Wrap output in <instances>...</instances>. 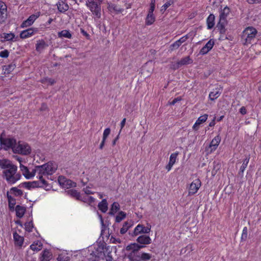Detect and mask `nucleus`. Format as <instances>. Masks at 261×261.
Instances as JSON below:
<instances>
[{"instance_id": "f257e3e1", "label": "nucleus", "mask_w": 261, "mask_h": 261, "mask_svg": "<svg viewBox=\"0 0 261 261\" xmlns=\"http://www.w3.org/2000/svg\"><path fill=\"white\" fill-rule=\"evenodd\" d=\"M57 165L52 162H48L41 166H38L35 167V171L36 172L37 177L38 178H43V175H51L57 170Z\"/></svg>"}, {"instance_id": "f03ea898", "label": "nucleus", "mask_w": 261, "mask_h": 261, "mask_svg": "<svg viewBox=\"0 0 261 261\" xmlns=\"http://www.w3.org/2000/svg\"><path fill=\"white\" fill-rule=\"evenodd\" d=\"M3 177L8 184L13 185L20 180L21 175L17 172V167L14 165L9 169L4 170L3 172Z\"/></svg>"}, {"instance_id": "7ed1b4c3", "label": "nucleus", "mask_w": 261, "mask_h": 261, "mask_svg": "<svg viewBox=\"0 0 261 261\" xmlns=\"http://www.w3.org/2000/svg\"><path fill=\"white\" fill-rule=\"evenodd\" d=\"M257 31L252 27L246 28L242 32V41L244 45H248L254 42Z\"/></svg>"}, {"instance_id": "20e7f679", "label": "nucleus", "mask_w": 261, "mask_h": 261, "mask_svg": "<svg viewBox=\"0 0 261 261\" xmlns=\"http://www.w3.org/2000/svg\"><path fill=\"white\" fill-rule=\"evenodd\" d=\"M103 0H86L85 5L95 18L101 17V4Z\"/></svg>"}, {"instance_id": "39448f33", "label": "nucleus", "mask_w": 261, "mask_h": 261, "mask_svg": "<svg viewBox=\"0 0 261 261\" xmlns=\"http://www.w3.org/2000/svg\"><path fill=\"white\" fill-rule=\"evenodd\" d=\"M230 13V9L228 7H225L220 12L219 21L217 27L221 33L225 32V26L227 23V17Z\"/></svg>"}, {"instance_id": "423d86ee", "label": "nucleus", "mask_w": 261, "mask_h": 261, "mask_svg": "<svg viewBox=\"0 0 261 261\" xmlns=\"http://www.w3.org/2000/svg\"><path fill=\"white\" fill-rule=\"evenodd\" d=\"M4 132L2 133L0 137V143L1 148L5 150H8L10 149L13 150V148L16 145V141L15 139L11 137L5 138Z\"/></svg>"}, {"instance_id": "0eeeda50", "label": "nucleus", "mask_w": 261, "mask_h": 261, "mask_svg": "<svg viewBox=\"0 0 261 261\" xmlns=\"http://www.w3.org/2000/svg\"><path fill=\"white\" fill-rule=\"evenodd\" d=\"M13 151L15 153L28 155L31 153V148L27 143L19 142L16 146L13 148Z\"/></svg>"}, {"instance_id": "6e6552de", "label": "nucleus", "mask_w": 261, "mask_h": 261, "mask_svg": "<svg viewBox=\"0 0 261 261\" xmlns=\"http://www.w3.org/2000/svg\"><path fill=\"white\" fill-rule=\"evenodd\" d=\"M201 186V182L198 178L194 180L188 187V195L191 196L196 194Z\"/></svg>"}, {"instance_id": "1a4fd4ad", "label": "nucleus", "mask_w": 261, "mask_h": 261, "mask_svg": "<svg viewBox=\"0 0 261 261\" xmlns=\"http://www.w3.org/2000/svg\"><path fill=\"white\" fill-rule=\"evenodd\" d=\"M40 16V12H37L36 13L30 15L29 18L23 21L20 25L21 28H27L32 25L35 20Z\"/></svg>"}, {"instance_id": "9d476101", "label": "nucleus", "mask_w": 261, "mask_h": 261, "mask_svg": "<svg viewBox=\"0 0 261 261\" xmlns=\"http://www.w3.org/2000/svg\"><path fill=\"white\" fill-rule=\"evenodd\" d=\"M143 247H144L143 245H141L137 243H133L128 245L126 247V250L132 251L128 255L129 258L133 260V256L136 254V253H139V252H138V251Z\"/></svg>"}, {"instance_id": "9b49d317", "label": "nucleus", "mask_w": 261, "mask_h": 261, "mask_svg": "<svg viewBox=\"0 0 261 261\" xmlns=\"http://www.w3.org/2000/svg\"><path fill=\"white\" fill-rule=\"evenodd\" d=\"M221 137L219 135L216 136L211 142L206 151L208 153H211L216 150L221 142Z\"/></svg>"}, {"instance_id": "f8f14e48", "label": "nucleus", "mask_w": 261, "mask_h": 261, "mask_svg": "<svg viewBox=\"0 0 261 261\" xmlns=\"http://www.w3.org/2000/svg\"><path fill=\"white\" fill-rule=\"evenodd\" d=\"M17 39V37L12 32L3 33L0 34V41L2 42H15Z\"/></svg>"}, {"instance_id": "ddd939ff", "label": "nucleus", "mask_w": 261, "mask_h": 261, "mask_svg": "<svg viewBox=\"0 0 261 261\" xmlns=\"http://www.w3.org/2000/svg\"><path fill=\"white\" fill-rule=\"evenodd\" d=\"M152 257V254L144 252H140L136 253L133 256V261H148Z\"/></svg>"}, {"instance_id": "4468645a", "label": "nucleus", "mask_w": 261, "mask_h": 261, "mask_svg": "<svg viewBox=\"0 0 261 261\" xmlns=\"http://www.w3.org/2000/svg\"><path fill=\"white\" fill-rule=\"evenodd\" d=\"M59 182L64 188L69 189L76 186V183L63 177H59Z\"/></svg>"}, {"instance_id": "2eb2a0df", "label": "nucleus", "mask_w": 261, "mask_h": 261, "mask_svg": "<svg viewBox=\"0 0 261 261\" xmlns=\"http://www.w3.org/2000/svg\"><path fill=\"white\" fill-rule=\"evenodd\" d=\"M19 167L22 174L27 179H30L36 175L35 169L32 172H30L27 167L23 165L22 164L19 165Z\"/></svg>"}, {"instance_id": "dca6fc26", "label": "nucleus", "mask_w": 261, "mask_h": 261, "mask_svg": "<svg viewBox=\"0 0 261 261\" xmlns=\"http://www.w3.org/2000/svg\"><path fill=\"white\" fill-rule=\"evenodd\" d=\"M150 227H145L139 224L135 228L134 234V236H137L140 233H148L150 231Z\"/></svg>"}, {"instance_id": "f3484780", "label": "nucleus", "mask_w": 261, "mask_h": 261, "mask_svg": "<svg viewBox=\"0 0 261 261\" xmlns=\"http://www.w3.org/2000/svg\"><path fill=\"white\" fill-rule=\"evenodd\" d=\"M37 32V29L30 28L28 29L23 30L20 33V37L21 39H26L32 36L35 32Z\"/></svg>"}, {"instance_id": "a211bd4d", "label": "nucleus", "mask_w": 261, "mask_h": 261, "mask_svg": "<svg viewBox=\"0 0 261 261\" xmlns=\"http://www.w3.org/2000/svg\"><path fill=\"white\" fill-rule=\"evenodd\" d=\"M208 118L207 114H204L200 116L196 121L195 123L193 125V129L195 130H197L199 129V126L205 122Z\"/></svg>"}, {"instance_id": "6ab92c4d", "label": "nucleus", "mask_w": 261, "mask_h": 261, "mask_svg": "<svg viewBox=\"0 0 261 261\" xmlns=\"http://www.w3.org/2000/svg\"><path fill=\"white\" fill-rule=\"evenodd\" d=\"M13 237L15 245L19 247H21L24 242L23 237L19 235L16 231L13 233Z\"/></svg>"}, {"instance_id": "aec40b11", "label": "nucleus", "mask_w": 261, "mask_h": 261, "mask_svg": "<svg viewBox=\"0 0 261 261\" xmlns=\"http://www.w3.org/2000/svg\"><path fill=\"white\" fill-rule=\"evenodd\" d=\"M52 258V253L47 249L44 250L40 254V261H49Z\"/></svg>"}, {"instance_id": "412c9836", "label": "nucleus", "mask_w": 261, "mask_h": 261, "mask_svg": "<svg viewBox=\"0 0 261 261\" xmlns=\"http://www.w3.org/2000/svg\"><path fill=\"white\" fill-rule=\"evenodd\" d=\"M108 9L111 13L115 12V13L118 14L122 13L123 11V8L111 3H108Z\"/></svg>"}, {"instance_id": "4be33fe9", "label": "nucleus", "mask_w": 261, "mask_h": 261, "mask_svg": "<svg viewBox=\"0 0 261 261\" xmlns=\"http://www.w3.org/2000/svg\"><path fill=\"white\" fill-rule=\"evenodd\" d=\"M222 91V88L221 87H218L213 89V90L209 94L208 97L211 100H215L218 98L221 95Z\"/></svg>"}, {"instance_id": "5701e85b", "label": "nucleus", "mask_w": 261, "mask_h": 261, "mask_svg": "<svg viewBox=\"0 0 261 261\" xmlns=\"http://www.w3.org/2000/svg\"><path fill=\"white\" fill-rule=\"evenodd\" d=\"M39 181H35L33 182H28V185H32L33 186V188L36 187H47V182L43 178H39Z\"/></svg>"}, {"instance_id": "b1692460", "label": "nucleus", "mask_w": 261, "mask_h": 261, "mask_svg": "<svg viewBox=\"0 0 261 261\" xmlns=\"http://www.w3.org/2000/svg\"><path fill=\"white\" fill-rule=\"evenodd\" d=\"M137 241L138 243L142 245H148L151 242V238L147 236L142 235L139 236L137 239Z\"/></svg>"}, {"instance_id": "393cba45", "label": "nucleus", "mask_w": 261, "mask_h": 261, "mask_svg": "<svg viewBox=\"0 0 261 261\" xmlns=\"http://www.w3.org/2000/svg\"><path fill=\"white\" fill-rule=\"evenodd\" d=\"M16 68V65L14 63H11L8 65H4L2 67L3 74L8 75L10 74Z\"/></svg>"}, {"instance_id": "a878e982", "label": "nucleus", "mask_w": 261, "mask_h": 261, "mask_svg": "<svg viewBox=\"0 0 261 261\" xmlns=\"http://www.w3.org/2000/svg\"><path fill=\"white\" fill-rule=\"evenodd\" d=\"M214 42L212 40H209L206 44L201 49L200 53L202 54L207 53L213 47Z\"/></svg>"}, {"instance_id": "bb28decb", "label": "nucleus", "mask_w": 261, "mask_h": 261, "mask_svg": "<svg viewBox=\"0 0 261 261\" xmlns=\"http://www.w3.org/2000/svg\"><path fill=\"white\" fill-rule=\"evenodd\" d=\"M42 243L40 241H37L31 244L30 246V248L33 251L37 252L42 249Z\"/></svg>"}, {"instance_id": "cd10ccee", "label": "nucleus", "mask_w": 261, "mask_h": 261, "mask_svg": "<svg viewBox=\"0 0 261 261\" xmlns=\"http://www.w3.org/2000/svg\"><path fill=\"white\" fill-rule=\"evenodd\" d=\"M48 46V45L43 40H39L37 41L36 44V50L38 52H41L43 49Z\"/></svg>"}, {"instance_id": "c85d7f7f", "label": "nucleus", "mask_w": 261, "mask_h": 261, "mask_svg": "<svg viewBox=\"0 0 261 261\" xmlns=\"http://www.w3.org/2000/svg\"><path fill=\"white\" fill-rule=\"evenodd\" d=\"M215 17L214 14H211L206 19L207 28L208 30L212 29L215 25Z\"/></svg>"}, {"instance_id": "c756f323", "label": "nucleus", "mask_w": 261, "mask_h": 261, "mask_svg": "<svg viewBox=\"0 0 261 261\" xmlns=\"http://www.w3.org/2000/svg\"><path fill=\"white\" fill-rule=\"evenodd\" d=\"M14 164L12 163V162L7 159H2L0 160V167L4 170H6V169H9L13 166Z\"/></svg>"}, {"instance_id": "7c9ffc66", "label": "nucleus", "mask_w": 261, "mask_h": 261, "mask_svg": "<svg viewBox=\"0 0 261 261\" xmlns=\"http://www.w3.org/2000/svg\"><path fill=\"white\" fill-rule=\"evenodd\" d=\"M57 6L58 10L62 13L66 12L69 9L68 5L64 1L59 2L57 4Z\"/></svg>"}, {"instance_id": "2f4dec72", "label": "nucleus", "mask_w": 261, "mask_h": 261, "mask_svg": "<svg viewBox=\"0 0 261 261\" xmlns=\"http://www.w3.org/2000/svg\"><path fill=\"white\" fill-rule=\"evenodd\" d=\"M193 60L190 58V57H186L185 58H182L180 60L177 62V67H179L183 65L191 64Z\"/></svg>"}, {"instance_id": "473e14b6", "label": "nucleus", "mask_w": 261, "mask_h": 261, "mask_svg": "<svg viewBox=\"0 0 261 261\" xmlns=\"http://www.w3.org/2000/svg\"><path fill=\"white\" fill-rule=\"evenodd\" d=\"M15 211L16 216L20 218L23 216L26 211V208L24 206L18 205L15 207Z\"/></svg>"}, {"instance_id": "72a5a7b5", "label": "nucleus", "mask_w": 261, "mask_h": 261, "mask_svg": "<svg viewBox=\"0 0 261 261\" xmlns=\"http://www.w3.org/2000/svg\"><path fill=\"white\" fill-rule=\"evenodd\" d=\"M155 19V18L153 13L148 12L145 19V24L147 25H150L154 23Z\"/></svg>"}, {"instance_id": "f704fd0d", "label": "nucleus", "mask_w": 261, "mask_h": 261, "mask_svg": "<svg viewBox=\"0 0 261 261\" xmlns=\"http://www.w3.org/2000/svg\"><path fill=\"white\" fill-rule=\"evenodd\" d=\"M104 249L103 246H98V247L96 249V251L95 252H93L94 255H95V257L94 259H90L89 261H99V258L102 254V251Z\"/></svg>"}, {"instance_id": "c9c22d12", "label": "nucleus", "mask_w": 261, "mask_h": 261, "mask_svg": "<svg viewBox=\"0 0 261 261\" xmlns=\"http://www.w3.org/2000/svg\"><path fill=\"white\" fill-rule=\"evenodd\" d=\"M81 200L85 203H89V204H92L94 203L95 199L93 197L89 195H82Z\"/></svg>"}, {"instance_id": "e433bc0d", "label": "nucleus", "mask_w": 261, "mask_h": 261, "mask_svg": "<svg viewBox=\"0 0 261 261\" xmlns=\"http://www.w3.org/2000/svg\"><path fill=\"white\" fill-rule=\"evenodd\" d=\"M98 208L103 213H106L108 210V203L106 199H103L98 204Z\"/></svg>"}, {"instance_id": "4c0bfd02", "label": "nucleus", "mask_w": 261, "mask_h": 261, "mask_svg": "<svg viewBox=\"0 0 261 261\" xmlns=\"http://www.w3.org/2000/svg\"><path fill=\"white\" fill-rule=\"evenodd\" d=\"M132 225L131 222H125L123 223L122 227L120 229V233L123 234L126 232L127 230Z\"/></svg>"}, {"instance_id": "58836bf2", "label": "nucleus", "mask_w": 261, "mask_h": 261, "mask_svg": "<svg viewBox=\"0 0 261 261\" xmlns=\"http://www.w3.org/2000/svg\"><path fill=\"white\" fill-rule=\"evenodd\" d=\"M120 208L119 204L118 202H114L111 206V208L110 212L111 215H114Z\"/></svg>"}, {"instance_id": "ea45409f", "label": "nucleus", "mask_w": 261, "mask_h": 261, "mask_svg": "<svg viewBox=\"0 0 261 261\" xmlns=\"http://www.w3.org/2000/svg\"><path fill=\"white\" fill-rule=\"evenodd\" d=\"M58 36L59 37H65L66 38L70 39L72 37V35L69 31L64 30L58 33Z\"/></svg>"}, {"instance_id": "a19ab883", "label": "nucleus", "mask_w": 261, "mask_h": 261, "mask_svg": "<svg viewBox=\"0 0 261 261\" xmlns=\"http://www.w3.org/2000/svg\"><path fill=\"white\" fill-rule=\"evenodd\" d=\"M179 154V152L176 151L171 154L169 158V162L174 165L177 160V156Z\"/></svg>"}, {"instance_id": "79ce46f5", "label": "nucleus", "mask_w": 261, "mask_h": 261, "mask_svg": "<svg viewBox=\"0 0 261 261\" xmlns=\"http://www.w3.org/2000/svg\"><path fill=\"white\" fill-rule=\"evenodd\" d=\"M68 193L72 197L76 198L77 199L81 200L82 195L76 190L71 189L69 190Z\"/></svg>"}, {"instance_id": "37998d69", "label": "nucleus", "mask_w": 261, "mask_h": 261, "mask_svg": "<svg viewBox=\"0 0 261 261\" xmlns=\"http://www.w3.org/2000/svg\"><path fill=\"white\" fill-rule=\"evenodd\" d=\"M58 261H69L70 257L66 253L60 254L57 257Z\"/></svg>"}, {"instance_id": "c03bdc74", "label": "nucleus", "mask_w": 261, "mask_h": 261, "mask_svg": "<svg viewBox=\"0 0 261 261\" xmlns=\"http://www.w3.org/2000/svg\"><path fill=\"white\" fill-rule=\"evenodd\" d=\"M10 208H13L16 204V200L12 196L8 195L7 196Z\"/></svg>"}, {"instance_id": "a18cd8bd", "label": "nucleus", "mask_w": 261, "mask_h": 261, "mask_svg": "<svg viewBox=\"0 0 261 261\" xmlns=\"http://www.w3.org/2000/svg\"><path fill=\"white\" fill-rule=\"evenodd\" d=\"M126 217V214L123 212H120L116 216L115 221L116 222L119 223L123 220Z\"/></svg>"}, {"instance_id": "49530a36", "label": "nucleus", "mask_w": 261, "mask_h": 261, "mask_svg": "<svg viewBox=\"0 0 261 261\" xmlns=\"http://www.w3.org/2000/svg\"><path fill=\"white\" fill-rule=\"evenodd\" d=\"M249 161V158H246L244 160L242 166H241L240 172H241L242 173L244 172V171H245V169L246 168V167L248 165Z\"/></svg>"}, {"instance_id": "de8ad7c7", "label": "nucleus", "mask_w": 261, "mask_h": 261, "mask_svg": "<svg viewBox=\"0 0 261 261\" xmlns=\"http://www.w3.org/2000/svg\"><path fill=\"white\" fill-rule=\"evenodd\" d=\"M25 229L28 232L32 231L34 226L32 221L27 222L24 224Z\"/></svg>"}, {"instance_id": "09e8293b", "label": "nucleus", "mask_w": 261, "mask_h": 261, "mask_svg": "<svg viewBox=\"0 0 261 261\" xmlns=\"http://www.w3.org/2000/svg\"><path fill=\"white\" fill-rule=\"evenodd\" d=\"M173 4L172 0H169L166 2L162 7L161 11H165L168 7H169Z\"/></svg>"}, {"instance_id": "8fccbe9b", "label": "nucleus", "mask_w": 261, "mask_h": 261, "mask_svg": "<svg viewBox=\"0 0 261 261\" xmlns=\"http://www.w3.org/2000/svg\"><path fill=\"white\" fill-rule=\"evenodd\" d=\"M180 45L181 44L177 40L170 45V49L171 51H173V50L178 48Z\"/></svg>"}, {"instance_id": "3c124183", "label": "nucleus", "mask_w": 261, "mask_h": 261, "mask_svg": "<svg viewBox=\"0 0 261 261\" xmlns=\"http://www.w3.org/2000/svg\"><path fill=\"white\" fill-rule=\"evenodd\" d=\"M9 51L7 49H4L0 51V57L7 58L9 57Z\"/></svg>"}, {"instance_id": "603ef678", "label": "nucleus", "mask_w": 261, "mask_h": 261, "mask_svg": "<svg viewBox=\"0 0 261 261\" xmlns=\"http://www.w3.org/2000/svg\"><path fill=\"white\" fill-rule=\"evenodd\" d=\"M7 10V6L6 4L0 1V13H4V12Z\"/></svg>"}, {"instance_id": "864d4df0", "label": "nucleus", "mask_w": 261, "mask_h": 261, "mask_svg": "<svg viewBox=\"0 0 261 261\" xmlns=\"http://www.w3.org/2000/svg\"><path fill=\"white\" fill-rule=\"evenodd\" d=\"M155 0H151L150 3V8L148 12L149 13H153L155 9Z\"/></svg>"}, {"instance_id": "5fc2aeb1", "label": "nucleus", "mask_w": 261, "mask_h": 261, "mask_svg": "<svg viewBox=\"0 0 261 261\" xmlns=\"http://www.w3.org/2000/svg\"><path fill=\"white\" fill-rule=\"evenodd\" d=\"M83 191L86 195L93 194L94 193L93 191L91 190V188L89 187V186H87L86 188H84Z\"/></svg>"}, {"instance_id": "6e6d98bb", "label": "nucleus", "mask_w": 261, "mask_h": 261, "mask_svg": "<svg viewBox=\"0 0 261 261\" xmlns=\"http://www.w3.org/2000/svg\"><path fill=\"white\" fill-rule=\"evenodd\" d=\"M110 132H111L110 128H106L103 131L102 139H103L104 140H106L107 139L108 136L110 135Z\"/></svg>"}, {"instance_id": "4d7b16f0", "label": "nucleus", "mask_w": 261, "mask_h": 261, "mask_svg": "<svg viewBox=\"0 0 261 261\" xmlns=\"http://www.w3.org/2000/svg\"><path fill=\"white\" fill-rule=\"evenodd\" d=\"M247 227H244L242 230V233L241 236V239L242 240H246L247 238Z\"/></svg>"}, {"instance_id": "13d9d810", "label": "nucleus", "mask_w": 261, "mask_h": 261, "mask_svg": "<svg viewBox=\"0 0 261 261\" xmlns=\"http://www.w3.org/2000/svg\"><path fill=\"white\" fill-rule=\"evenodd\" d=\"M11 191H13L16 195L19 196L22 194V191L15 187L12 188Z\"/></svg>"}, {"instance_id": "bf43d9fd", "label": "nucleus", "mask_w": 261, "mask_h": 261, "mask_svg": "<svg viewBox=\"0 0 261 261\" xmlns=\"http://www.w3.org/2000/svg\"><path fill=\"white\" fill-rule=\"evenodd\" d=\"M187 39L188 37L187 36H184L180 38L178 40H177V41L181 44L182 43L186 42Z\"/></svg>"}, {"instance_id": "052dcab7", "label": "nucleus", "mask_w": 261, "mask_h": 261, "mask_svg": "<svg viewBox=\"0 0 261 261\" xmlns=\"http://www.w3.org/2000/svg\"><path fill=\"white\" fill-rule=\"evenodd\" d=\"M239 112L242 115H244L247 113V110L245 107H242L239 110Z\"/></svg>"}, {"instance_id": "680f3d73", "label": "nucleus", "mask_w": 261, "mask_h": 261, "mask_svg": "<svg viewBox=\"0 0 261 261\" xmlns=\"http://www.w3.org/2000/svg\"><path fill=\"white\" fill-rule=\"evenodd\" d=\"M4 13H0V24L4 23L6 20V17L4 15Z\"/></svg>"}, {"instance_id": "e2e57ef3", "label": "nucleus", "mask_w": 261, "mask_h": 261, "mask_svg": "<svg viewBox=\"0 0 261 261\" xmlns=\"http://www.w3.org/2000/svg\"><path fill=\"white\" fill-rule=\"evenodd\" d=\"M247 2L250 4L260 3L259 0H246Z\"/></svg>"}, {"instance_id": "0e129e2a", "label": "nucleus", "mask_w": 261, "mask_h": 261, "mask_svg": "<svg viewBox=\"0 0 261 261\" xmlns=\"http://www.w3.org/2000/svg\"><path fill=\"white\" fill-rule=\"evenodd\" d=\"M173 166V165H172V164H170L169 162L168 164H167V165L166 167V169L168 170V171H169L172 169Z\"/></svg>"}, {"instance_id": "69168bd1", "label": "nucleus", "mask_w": 261, "mask_h": 261, "mask_svg": "<svg viewBox=\"0 0 261 261\" xmlns=\"http://www.w3.org/2000/svg\"><path fill=\"white\" fill-rule=\"evenodd\" d=\"M126 122V118H123L121 122L120 126H121V129L120 130L123 128V127L124 126Z\"/></svg>"}, {"instance_id": "338daca9", "label": "nucleus", "mask_w": 261, "mask_h": 261, "mask_svg": "<svg viewBox=\"0 0 261 261\" xmlns=\"http://www.w3.org/2000/svg\"><path fill=\"white\" fill-rule=\"evenodd\" d=\"M46 81L50 85H53L54 84H55L56 83L55 80L54 79H46Z\"/></svg>"}, {"instance_id": "774afa93", "label": "nucleus", "mask_w": 261, "mask_h": 261, "mask_svg": "<svg viewBox=\"0 0 261 261\" xmlns=\"http://www.w3.org/2000/svg\"><path fill=\"white\" fill-rule=\"evenodd\" d=\"M111 241H112L113 243H120V240L119 239H113L112 237L111 238Z\"/></svg>"}]
</instances>
